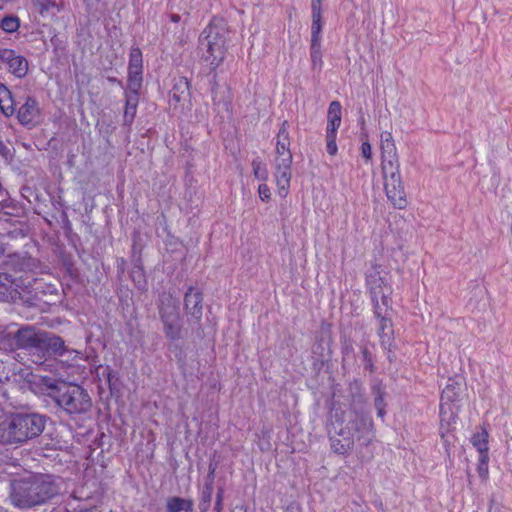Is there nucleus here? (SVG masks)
<instances>
[{"label": "nucleus", "mask_w": 512, "mask_h": 512, "mask_svg": "<svg viewBox=\"0 0 512 512\" xmlns=\"http://www.w3.org/2000/svg\"><path fill=\"white\" fill-rule=\"evenodd\" d=\"M173 20L177 21L178 20V16L173 17Z\"/></svg>", "instance_id": "nucleus-43"}, {"label": "nucleus", "mask_w": 512, "mask_h": 512, "mask_svg": "<svg viewBox=\"0 0 512 512\" xmlns=\"http://www.w3.org/2000/svg\"><path fill=\"white\" fill-rule=\"evenodd\" d=\"M460 390V384L456 380L449 379L442 391L441 403L447 402L448 404L454 405L453 402L458 399Z\"/></svg>", "instance_id": "nucleus-23"}, {"label": "nucleus", "mask_w": 512, "mask_h": 512, "mask_svg": "<svg viewBox=\"0 0 512 512\" xmlns=\"http://www.w3.org/2000/svg\"><path fill=\"white\" fill-rule=\"evenodd\" d=\"M225 30L215 23H210L199 37L198 49L202 61L210 68L215 70L225 57Z\"/></svg>", "instance_id": "nucleus-4"}, {"label": "nucleus", "mask_w": 512, "mask_h": 512, "mask_svg": "<svg viewBox=\"0 0 512 512\" xmlns=\"http://www.w3.org/2000/svg\"><path fill=\"white\" fill-rule=\"evenodd\" d=\"M45 426L39 414H17L10 418L1 431V439L6 443H24L41 434Z\"/></svg>", "instance_id": "nucleus-3"}, {"label": "nucleus", "mask_w": 512, "mask_h": 512, "mask_svg": "<svg viewBox=\"0 0 512 512\" xmlns=\"http://www.w3.org/2000/svg\"><path fill=\"white\" fill-rule=\"evenodd\" d=\"M275 159H293L290 150V140L288 132V123L284 121L279 129L276 143Z\"/></svg>", "instance_id": "nucleus-14"}, {"label": "nucleus", "mask_w": 512, "mask_h": 512, "mask_svg": "<svg viewBox=\"0 0 512 512\" xmlns=\"http://www.w3.org/2000/svg\"><path fill=\"white\" fill-rule=\"evenodd\" d=\"M381 172L384 190L388 200L397 209H405L408 200L400 174V162L397 148L391 132L380 135Z\"/></svg>", "instance_id": "nucleus-1"}, {"label": "nucleus", "mask_w": 512, "mask_h": 512, "mask_svg": "<svg viewBox=\"0 0 512 512\" xmlns=\"http://www.w3.org/2000/svg\"><path fill=\"white\" fill-rule=\"evenodd\" d=\"M258 194L262 201H269L271 197L270 188L267 184H260L258 187Z\"/></svg>", "instance_id": "nucleus-36"}, {"label": "nucleus", "mask_w": 512, "mask_h": 512, "mask_svg": "<svg viewBox=\"0 0 512 512\" xmlns=\"http://www.w3.org/2000/svg\"><path fill=\"white\" fill-rule=\"evenodd\" d=\"M39 385L42 387L43 391L47 393L53 399V395L57 394L58 391L62 389V385L60 386L57 380L48 377L41 376L39 377Z\"/></svg>", "instance_id": "nucleus-24"}, {"label": "nucleus", "mask_w": 512, "mask_h": 512, "mask_svg": "<svg viewBox=\"0 0 512 512\" xmlns=\"http://www.w3.org/2000/svg\"><path fill=\"white\" fill-rule=\"evenodd\" d=\"M60 487L52 475L36 474L13 480L10 499L15 507L26 509L41 505L59 494Z\"/></svg>", "instance_id": "nucleus-2"}, {"label": "nucleus", "mask_w": 512, "mask_h": 512, "mask_svg": "<svg viewBox=\"0 0 512 512\" xmlns=\"http://www.w3.org/2000/svg\"><path fill=\"white\" fill-rule=\"evenodd\" d=\"M44 332H35L32 328L20 329L17 333V342L23 348H34L40 350V340Z\"/></svg>", "instance_id": "nucleus-15"}, {"label": "nucleus", "mask_w": 512, "mask_h": 512, "mask_svg": "<svg viewBox=\"0 0 512 512\" xmlns=\"http://www.w3.org/2000/svg\"><path fill=\"white\" fill-rule=\"evenodd\" d=\"M312 25L311 30H322L321 0H311Z\"/></svg>", "instance_id": "nucleus-27"}, {"label": "nucleus", "mask_w": 512, "mask_h": 512, "mask_svg": "<svg viewBox=\"0 0 512 512\" xmlns=\"http://www.w3.org/2000/svg\"><path fill=\"white\" fill-rule=\"evenodd\" d=\"M366 282L372 296L375 312L380 315L381 306L385 309H388L390 306L392 288L387 279L381 276L377 270L367 275Z\"/></svg>", "instance_id": "nucleus-7"}, {"label": "nucleus", "mask_w": 512, "mask_h": 512, "mask_svg": "<svg viewBox=\"0 0 512 512\" xmlns=\"http://www.w3.org/2000/svg\"><path fill=\"white\" fill-rule=\"evenodd\" d=\"M40 350H44L49 355H63L68 349L65 346L63 339L57 335L45 333L42 340H40Z\"/></svg>", "instance_id": "nucleus-13"}, {"label": "nucleus", "mask_w": 512, "mask_h": 512, "mask_svg": "<svg viewBox=\"0 0 512 512\" xmlns=\"http://www.w3.org/2000/svg\"><path fill=\"white\" fill-rule=\"evenodd\" d=\"M383 308L384 307L381 306L380 315H378L376 312H375V314L380 319L378 334H379L380 338L382 339V342L384 343L385 338H387L388 340L390 339L391 321H390V319H388L382 315Z\"/></svg>", "instance_id": "nucleus-29"}, {"label": "nucleus", "mask_w": 512, "mask_h": 512, "mask_svg": "<svg viewBox=\"0 0 512 512\" xmlns=\"http://www.w3.org/2000/svg\"><path fill=\"white\" fill-rule=\"evenodd\" d=\"M138 90L128 87V90L125 92L126 105L124 111V122L127 124H131L137 111L138 106Z\"/></svg>", "instance_id": "nucleus-17"}, {"label": "nucleus", "mask_w": 512, "mask_h": 512, "mask_svg": "<svg viewBox=\"0 0 512 512\" xmlns=\"http://www.w3.org/2000/svg\"><path fill=\"white\" fill-rule=\"evenodd\" d=\"M189 95V83L186 78H180L172 90V98L177 102L184 100Z\"/></svg>", "instance_id": "nucleus-26"}, {"label": "nucleus", "mask_w": 512, "mask_h": 512, "mask_svg": "<svg viewBox=\"0 0 512 512\" xmlns=\"http://www.w3.org/2000/svg\"><path fill=\"white\" fill-rule=\"evenodd\" d=\"M361 155L366 161H370L372 159V147L368 141L361 144Z\"/></svg>", "instance_id": "nucleus-37"}, {"label": "nucleus", "mask_w": 512, "mask_h": 512, "mask_svg": "<svg viewBox=\"0 0 512 512\" xmlns=\"http://www.w3.org/2000/svg\"><path fill=\"white\" fill-rule=\"evenodd\" d=\"M223 497H224V489L222 487H220L217 491L216 500L223 502Z\"/></svg>", "instance_id": "nucleus-39"}, {"label": "nucleus", "mask_w": 512, "mask_h": 512, "mask_svg": "<svg viewBox=\"0 0 512 512\" xmlns=\"http://www.w3.org/2000/svg\"><path fill=\"white\" fill-rule=\"evenodd\" d=\"M53 400L58 407L72 418L85 415L92 408L90 395L77 384H63L62 389L53 395Z\"/></svg>", "instance_id": "nucleus-5"}, {"label": "nucleus", "mask_w": 512, "mask_h": 512, "mask_svg": "<svg viewBox=\"0 0 512 512\" xmlns=\"http://www.w3.org/2000/svg\"><path fill=\"white\" fill-rule=\"evenodd\" d=\"M454 430H442L440 429L441 439L445 447H454L457 444V438L453 433Z\"/></svg>", "instance_id": "nucleus-33"}, {"label": "nucleus", "mask_w": 512, "mask_h": 512, "mask_svg": "<svg viewBox=\"0 0 512 512\" xmlns=\"http://www.w3.org/2000/svg\"><path fill=\"white\" fill-rule=\"evenodd\" d=\"M202 293L198 291L197 289L190 287L187 292L185 293L184 297V305L185 310L190 317L189 319L195 323L200 322L203 314V307H202Z\"/></svg>", "instance_id": "nucleus-11"}, {"label": "nucleus", "mask_w": 512, "mask_h": 512, "mask_svg": "<svg viewBox=\"0 0 512 512\" xmlns=\"http://www.w3.org/2000/svg\"><path fill=\"white\" fill-rule=\"evenodd\" d=\"M286 512H300V509L296 506H290L287 508Z\"/></svg>", "instance_id": "nucleus-42"}, {"label": "nucleus", "mask_w": 512, "mask_h": 512, "mask_svg": "<svg viewBox=\"0 0 512 512\" xmlns=\"http://www.w3.org/2000/svg\"><path fill=\"white\" fill-rule=\"evenodd\" d=\"M11 281L6 274H0V296H6L9 292Z\"/></svg>", "instance_id": "nucleus-35"}, {"label": "nucleus", "mask_w": 512, "mask_h": 512, "mask_svg": "<svg viewBox=\"0 0 512 512\" xmlns=\"http://www.w3.org/2000/svg\"><path fill=\"white\" fill-rule=\"evenodd\" d=\"M0 63L5 64L8 71L17 78H23L28 73L27 59L14 50L0 48Z\"/></svg>", "instance_id": "nucleus-9"}, {"label": "nucleus", "mask_w": 512, "mask_h": 512, "mask_svg": "<svg viewBox=\"0 0 512 512\" xmlns=\"http://www.w3.org/2000/svg\"><path fill=\"white\" fill-rule=\"evenodd\" d=\"M40 107L33 97H26L24 103L17 110V119L24 126H36L40 120Z\"/></svg>", "instance_id": "nucleus-10"}, {"label": "nucleus", "mask_w": 512, "mask_h": 512, "mask_svg": "<svg viewBox=\"0 0 512 512\" xmlns=\"http://www.w3.org/2000/svg\"><path fill=\"white\" fill-rule=\"evenodd\" d=\"M0 109L7 117L14 115L16 111L12 93L3 83H0Z\"/></svg>", "instance_id": "nucleus-21"}, {"label": "nucleus", "mask_w": 512, "mask_h": 512, "mask_svg": "<svg viewBox=\"0 0 512 512\" xmlns=\"http://www.w3.org/2000/svg\"><path fill=\"white\" fill-rule=\"evenodd\" d=\"M342 107L340 102L332 101L328 108L327 133H337L341 124Z\"/></svg>", "instance_id": "nucleus-18"}, {"label": "nucleus", "mask_w": 512, "mask_h": 512, "mask_svg": "<svg viewBox=\"0 0 512 512\" xmlns=\"http://www.w3.org/2000/svg\"><path fill=\"white\" fill-rule=\"evenodd\" d=\"M488 437V432L484 427H477L470 441L475 448H481L482 446L486 448L489 443Z\"/></svg>", "instance_id": "nucleus-28"}, {"label": "nucleus", "mask_w": 512, "mask_h": 512, "mask_svg": "<svg viewBox=\"0 0 512 512\" xmlns=\"http://www.w3.org/2000/svg\"><path fill=\"white\" fill-rule=\"evenodd\" d=\"M487 451L488 450H479V457H478L479 464H478L477 470H478L479 476L483 480H486L488 478V474H489V471H488L489 457H488Z\"/></svg>", "instance_id": "nucleus-30"}, {"label": "nucleus", "mask_w": 512, "mask_h": 512, "mask_svg": "<svg viewBox=\"0 0 512 512\" xmlns=\"http://www.w3.org/2000/svg\"><path fill=\"white\" fill-rule=\"evenodd\" d=\"M361 419H362V421H363V423H364V425H365V426H367V427H370V426H371V419H370L369 417H367V416H362V417H361Z\"/></svg>", "instance_id": "nucleus-41"}, {"label": "nucleus", "mask_w": 512, "mask_h": 512, "mask_svg": "<svg viewBox=\"0 0 512 512\" xmlns=\"http://www.w3.org/2000/svg\"><path fill=\"white\" fill-rule=\"evenodd\" d=\"M223 509V504L221 501H215L214 511L215 512H221Z\"/></svg>", "instance_id": "nucleus-40"}, {"label": "nucleus", "mask_w": 512, "mask_h": 512, "mask_svg": "<svg viewBox=\"0 0 512 512\" xmlns=\"http://www.w3.org/2000/svg\"><path fill=\"white\" fill-rule=\"evenodd\" d=\"M193 512L194 501L178 496L169 497L166 502V512Z\"/></svg>", "instance_id": "nucleus-20"}, {"label": "nucleus", "mask_w": 512, "mask_h": 512, "mask_svg": "<svg viewBox=\"0 0 512 512\" xmlns=\"http://www.w3.org/2000/svg\"><path fill=\"white\" fill-rule=\"evenodd\" d=\"M214 480V470L210 471L207 480L203 486L201 497L199 500V510L200 512H207L210 508L211 499L214 491L213 487Z\"/></svg>", "instance_id": "nucleus-19"}, {"label": "nucleus", "mask_w": 512, "mask_h": 512, "mask_svg": "<svg viewBox=\"0 0 512 512\" xmlns=\"http://www.w3.org/2000/svg\"><path fill=\"white\" fill-rule=\"evenodd\" d=\"M33 4L41 16H47L53 9L60 11L62 8L56 0H34Z\"/></svg>", "instance_id": "nucleus-25"}, {"label": "nucleus", "mask_w": 512, "mask_h": 512, "mask_svg": "<svg viewBox=\"0 0 512 512\" xmlns=\"http://www.w3.org/2000/svg\"><path fill=\"white\" fill-rule=\"evenodd\" d=\"M252 168H253V174L254 176L265 182L268 179V171L265 167V165L260 161L259 159H255L252 162Z\"/></svg>", "instance_id": "nucleus-32"}, {"label": "nucleus", "mask_w": 512, "mask_h": 512, "mask_svg": "<svg viewBox=\"0 0 512 512\" xmlns=\"http://www.w3.org/2000/svg\"><path fill=\"white\" fill-rule=\"evenodd\" d=\"M336 136H337V133H327L326 132V141H327L326 149H327V152L331 156L336 155V153L338 151L337 144H336Z\"/></svg>", "instance_id": "nucleus-34"}, {"label": "nucleus", "mask_w": 512, "mask_h": 512, "mask_svg": "<svg viewBox=\"0 0 512 512\" xmlns=\"http://www.w3.org/2000/svg\"><path fill=\"white\" fill-rule=\"evenodd\" d=\"M292 160L293 159H274L273 162V178L277 186L278 195L281 198H285L289 193L292 178Z\"/></svg>", "instance_id": "nucleus-8"}, {"label": "nucleus", "mask_w": 512, "mask_h": 512, "mask_svg": "<svg viewBox=\"0 0 512 512\" xmlns=\"http://www.w3.org/2000/svg\"><path fill=\"white\" fill-rule=\"evenodd\" d=\"M457 413L454 405L447 402L440 404V429L455 430L457 424Z\"/></svg>", "instance_id": "nucleus-16"}, {"label": "nucleus", "mask_w": 512, "mask_h": 512, "mask_svg": "<svg viewBox=\"0 0 512 512\" xmlns=\"http://www.w3.org/2000/svg\"><path fill=\"white\" fill-rule=\"evenodd\" d=\"M158 309L165 336L170 340L179 339L181 337L182 324L177 298L170 292L162 293L159 297Z\"/></svg>", "instance_id": "nucleus-6"}, {"label": "nucleus", "mask_w": 512, "mask_h": 512, "mask_svg": "<svg viewBox=\"0 0 512 512\" xmlns=\"http://www.w3.org/2000/svg\"><path fill=\"white\" fill-rule=\"evenodd\" d=\"M20 26L19 19L15 16H6L0 22V27L7 33H13Z\"/></svg>", "instance_id": "nucleus-31"}, {"label": "nucleus", "mask_w": 512, "mask_h": 512, "mask_svg": "<svg viewBox=\"0 0 512 512\" xmlns=\"http://www.w3.org/2000/svg\"><path fill=\"white\" fill-rule=\"evenodd\" d=\"M375 407L377 409L378 416L380 418H383V416L385 414V410H384V400H383L382 396H378L375 399Z\"/></svg>", "instance_id": "nucleus-38"}, {"label": "nucleus", "mask_w": 512, "mask_h": 512, "mask_svg": "<svg viewBox=\"0 0 512 512\" xmlns=\"http://www.w3.org/2000/svg\"><path fill=\"white\" fill-rule=\"evenodd\" d=\"M142 83V52L133 48L130 52L128 66V87L139 89Z\"/></svg>", "instance_id": "nucleus-12"}, {"label": "nucleus", "mask_w": 512, "mask_h": 512, "mask_svg": "<svg viewBox=\"0 0 512 512\" xmlns=\"http://www.w3.org/2000/svg\"><path fill=\"white\" fill-rule=\"evenodd\" d=\"M321 30H311V62L312 66L316 67L322 65V55H321Z\"/></svg>", "instance_id": "nucleus-22"}]
</instances>
